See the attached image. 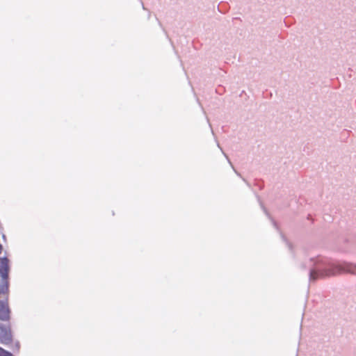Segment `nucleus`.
<instances>
[{
	"mask_svg": "<svg viewBox=\"0 0 356 356\" xmlns=\"http://www.w3.org/2000/svg\"><path fill=\"white\" fill-rule=\"evenodd\" d=\"M12 341V332L10 323L0 325V342L8 343Z\"/></svg>",
	"mask_w": 356,
	"mask_h": 356,
	"instance_id": "obj_2",
	"label": "nucleus"
},
{
	"mask_svg": "<svg viewBox=\"0 0 356 356\" xmlns=\"http://www.w3.org/2000/svg\"><path fill=\"white\" fill-rule=\"evenodd\" d=\"M7 257L0 258V320L9 321L10 310L9 298L10 264Z\"/></svg>",
	"mask_w": 356,
	"mask_h": 356,
	"instance_id": "obj_1",
	"label": "nucleus"
},
{
	"mask_svg": "<svg viewBox=\"0 0 356 356\" xmlns=\"http://www.w3.org/2000/svg\"><path fill=\"white\" fill-rule=\"evenodd\" d=\"M350 271L352 273H354V274H356V266L353 267V268Z\"/></svg>",
	"mask_w": 356,
	"mask_h": 356,
	"instance_id": "obj_4",
	"label": "nucleus"
},
{
	"mask_svg": "<svg viewBox=\"0 0 356 356\" xmlns=\"http://www.w3.org/2000/svg\"><path fill=\"white\" fill-rule=\"evenodd\" d=\"M0 356H13L12 353L0 347Z\"/></svg>",
	"mask_w": 356,
	"mask_h": 356,
	"instance_id": "obj_3",
	"label": "nucleus"
},
{
	"mask_svg": "<svg viewBox=\"0 0 356 356\" xmlns=\"http://www.w3.org/2000/svg\"><path fill=\"white\" fill-rule=\"evenodd\" d=\"M2 250H3V246L1 244H0V254L1 253Z\"/></svg>",
	"mask_w": 356,
	"mask_h": 356,
	"instance_id": "obj_5",
	"label": "nucleus"
}]
</instances>
